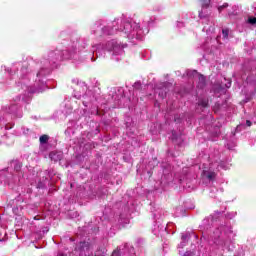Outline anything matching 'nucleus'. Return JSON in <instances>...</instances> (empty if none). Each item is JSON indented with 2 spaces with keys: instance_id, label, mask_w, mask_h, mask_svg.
Instances as JSON below:
<instances>
[{
  "instance_id": "obj_13",
  "label": "nucleus",
  "mask_w": 256,
  "mask_h": 256,
  "mask_svg": "<svg viewBox=\"0 0 256 256\" xmlns=\"http://www.w3.org/2000/svg\"><path fill=\"white\" fill-rule=\"evenodd\" d=\"M211 5V0H203L202 7H209Z\"/></svg>"
},
{
  "instance_id": "obj_8",
  "label": "nucleus",
  "mask_w": 256,
  "mask_h": 256,
  "mask_svg": "<svg viewBox=\"0 0 256 256\" xmlns=\"http://www.w3.org/2000/svg\"><path fill=\"white\" fill-rule=\"evenodd\" d=\"M19 109L17 108V105H12L9 107L8 113H14L16 114Z\"/></svg>"
},
{
  "instance_id": "obj_6",
  "label": "nucleus",
  "mask_w": 256,
  "mask_h": 256,
  "mask_svg": "<svg viewBox=\"0 0 256 256\" xmlns=\"http://www.w3.org/2000/svg\"><path fill=\"white\" fill-rule=\"evenodd\" d=\"M188 238H189V235H187V234L182 235V242L180 243V247H185L186 241Z\"/></svg>"
},
{
  "instance_id": "obj_19",
  "label": "nucleus",
  "mask_w": 256,
  "mask_h": 256,
  "mask_svg": "<svg viewBox=\"0 0 256 256\" xmlns=\"http://www.w3.org/2000/svg\"><path fill=\"white\" fill-rule=\"evenodd\" d=\"M141 87V83L140 82H136L135 84H134V88L135 89H139Z\"/></svg>"
},
{
  "instance_id": "obj_4",
  "label": "nucleus",
  "mask_w": 256,
  "mask_h": 256,
  "mask_svg": "<svg viewBox=\"0 0 256 256\" xmlns=\"http://www.w3.org/2000/svg\"><path fill=\"white\" fill-rule=\"evenodd\" d=\"M106 49L108 51H114L115 55H121V53H123V47H121L115 40L108 42L106 44Z\"/></svg>"
},
{
  "instance_id": "obj_18",
  "label": "nucleus",
  "mask_w": 256,
  "mask_h": 256,
  "mask_svg": "<svg viewBox=\"0 0 256 256\" xmlns=\"http://www.w3.org/2000/svg\"><path fill=\"white\" fill-rule=\"evenodd\" d=\"M199 17H200V19H205V17H207V15H205V14L203 13V11H201V12L199 13Z\"/></svg>"
},
{
  "instance_id": "obj_16",
  "label": "nucleus",
  "mask_w": 256,
  "mask_h": 256,
  "mask_svg": "<svg viewBox=\"0 0 256 256\" xmlns=\"http://www.w3.org/2000/svg\"><path fill=\"white\" fill-rule=\"evenodd\" d=\"M199 105H201L202 107H207V101L202 100V101L199 102Z\"/></svg>"
},
{
  "instance_id": "obj_11",
  "label": "nucleus",
  "mask_w": 256,
  "mask_h": 256,
  "mask_svg": "<svg viewBox=\"0 0 256 256\" xmlns=\"http://www.w3.org/2000/svg\"><path fill=\"white\" fill-rule=\"evenodd\" d=\"M222 35L224 39H227L229 37V29L222 30Z\"/></svg>"
},
{
  "instance_id": "obj_15",
  "label": "nucleus",
  "mask_w": 256,
  "mask_h": 256,
  "mask_svg": "<svg viewBox=\"0 0 256 256\" xmlns=\"http://www.w3.org/2000/svg\"><path fill=\"white\" fill-rule=\"evenodd\" d=\"M55 155H57L55 152H51L49 154L50 159H52L53 161H57V158H55Z\"/></svg>"
},
{
  "instance_id": "obj_3",
  "label": "nucleus",
  "mask_w": 256,
  "mask_h": 256,
  "mask_svg": "<svg viewBox=\"0 0 256 256\" xmlns=\"http://www.w3.org/2000/svg\"><path fill=\"white\" fill-rule=\"evenodd\" d=\"M221 235V230L216 229L214 232V243L215 245H218V247H222L225 249V247H228V245L231 243V240H224V239H219Z\"/></svg>"
},
{
  "instance_id": "obj_1",
  "label": "nucleus",
  "mask_w": 256,
  "mask_h": 256,
  "mask_svg": "<svg viewBox=\"0 0 256 256\" xmlns=\"http://www.w3.org/2000/svg\"><path fill=\"white\" fill-rule=\"evenodd\" d=\"M102 35H115L117 31H121L127 35L128 39H143L145 33L141 26L135 22L125 21L123 18L116 19L101 28Z\"/></svg>"
},
{
  "instance_id": "obj_25",
  "label": "nucleus",
  "mask_w": 256,
  "mask_h": 256,
  "mask_svg": "<svg viewBox=\"0 0 256 256\" xmlns=\"http://www.w3.org/2000/svg\"><path fill=\"white\" fill-rule=\"evenodd\" d=\"M227 87H231V82L228 83V86Z\"/></svg>"
},
{
  "instance_id": "obj_21",
  "label": "nucleus",
  "mask_w": 256,
  "mask_h": 256,
  "mask_svg": "<svg viewBox=\"0 0 256 256\" xmlns=\"http://www.w3.org/2000/svg\"><path fill=\"white\" fill-rule=\"evenodd\" d=\"M99 25H101V24H100V23H96V24L94 25V29L99 28Z\"/></svg>"
},
{
  "instance_id": "obj_5",
  "label": "nucleus",
  "mask_w": 256,
  "mask_h": 256,
  "mask_svg": "<svg viewBox=\"0 0 256 256\" xmlns=\"http://www.w3.org/2000/svg\"><path fill=\"white\" fill-rule=\"evenodd\" d=\"M203 175L204 177H207V179H209L210 181L215 179V172H207L204 170Z\"/></svg>"
},
{
  "instance_id": "obj_24",
  "label": "nucleus",
  "mask_w": 256,
  "mask_h": 256,
  "mask_svg": "<svg viewBox=\"0 0 256 256\" xmlns=\"http://www.w3.org/2000/svg\"><path fill=\"white\" fill-rule=\"evenodd\" d=\"M116 255H117V251H114V252H113V256H116Z\"/></svg>"
},
{
  "instance_id": "obj_23",
  "label": "nucleus",
  "mask_w": 256,
  "mask_h": 256,
  "mask_svg": "<svg viewBox=\"0 0 256 256\" xmlns=\"http://www.w3.org/2000/svg\"><path fill=\"white\" fill-rule=\"evenodd\" d=\"M94 35H99V33H97V30H94Z\"/></svg>"
},
{
  "instance_id": "obj_14",
  "label": "nucleus",
  "mask_w": 256,
  "mask_h": 256,
  "mask_svg": "<svg viewBox=\"0 0 256 256\" xmlns=\"http://www.w3.org/2000/svg\"><path fill=\"white\" fill-rule=\"evenodd\" d=\"M248 23H250V25H256V18L255 17L248 18Z\"/></svg>"
},
{
  "instance_id": "obj_9",
  "label": "nucleus",
  "mask_w": 256,
  "mask_h": 256,
  "mask_svg": "<svg viewBox=\"0 0 256 256\" xmlns=\"http://www.w3.org/2000/svg\"><path fill=\"white\" fill-rule=\"evenodd\" d=\"M47 141H49V136L47 135H42L40 136V143H47Z\"/></svg>"
},
{
  "instance_id": "obj_22",
  "label": "nucleus",
  "mask_w": 256,
  "mask_h": 256,
  "mask_svg": "<svg viewBox=\"0 0 256 256\" xmlns=\"http://www.w3.org/2000/svg\"><path fill=\"white\" fill-rule=\"evenodd\" d=\"M76 99H81V94L75 95Z\"/></svg>"
},
{
  "instance_id": "obj_7",
  "label": "nucleus",
  "mask_w": 256,
  "mask_h": 256,
  "mask_svg": "<svg viewBox=\"0 0 256 256\" xmlns=\"http://www.w3.org/2000/svg\"><path fill=\"white\" fill-rule=\"evenodd\" d=\"M199 87L201 88L205 87V76L203 75L199 77Z\"/></svg>"
},
{
  "instance_id": "obj_17",
  "label": "nucleus",
  "mask_w": 256,
  "mask_h": 256,
  "mask_svg": "<svg viewBox=\"0 0 256 256\" xmlns=\"http://www.w3.org/2000/svg\"><path fill=\"white\" fill-rule=\"evenodd\" d=\"M28 93H39V89H28Z\"/></svg>"
},
{
  "instance_id": "obj_2",
  "label": "nucleus",
  "mask_w": 256,
  "mask_h": 256,
  "mask_svg": "<svg viewBox=\"0 0 256 256\" xmlns=\"http://www.w3.org/2000/svg\"><path fill=\"white\" fill-rule=\"evenodd\" d=\"M63 59H69V56H65V52H61L59 50L49 52L47 58H44L41 61L44 68L40 69L37 73V77L49 75L51 73V67H53L55 63H59V61H63Z\"/></svg>"
},
{
  "instance_id": "obj_20",
  "label": "nucleus",
  "mask_w": 256,
  "mask_h": 256,
  "mask_svg": "<svg viewBox=\"0 0 256 256\" xmlns=\"http://www.w3.org/2000/svg\"><path fill=\"white\" fill-rule=\"evenodd\" d=\"M246 125H247V127H251V125H252L251 121H250V120H247V121H246Z\"/></svg>"
},
{
  "instance_id": "obj_10",
  "label": "nucleus",
  "mask_w": 256,
  "mask_h": 256,
  "mask_svg": "<svg viewBox=\"0 0 256 256\" xmlns=\"http://www.w3.org/2000/svg\"><path fill=\"white\" fill-rule=\"evenodd\" d=\"M227 7H229L228 3H224L222 6H219L218 7L219 13H221V11H223L224 9H227Z\"/></svg>"
},
{
  "instance_id": "obj_12",
  "label": "nucleus",
  "mask_w": 256,
  "mask_h": 256,
  "mask_svg": "<svg viewBox=\"0 0 256 256\" xmlns=\"http://www.w3.org/2000/svg\"><path fill=\"white\" fill-rule=\"evenodd\" d=\"M14 169L15 171H21V163L14 162Z\"/></svg>"
}]
</instances>
